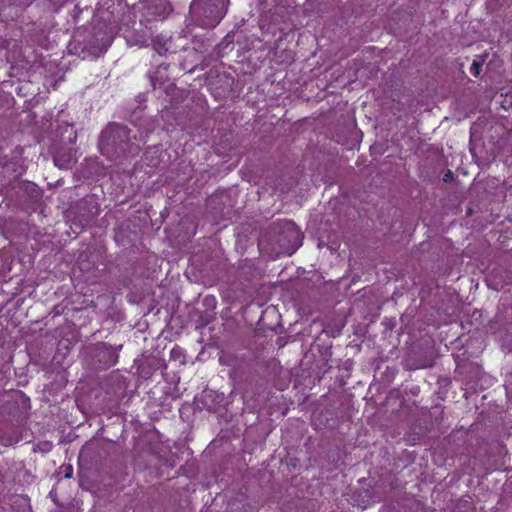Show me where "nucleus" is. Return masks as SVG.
<instances>
[{
  "label": "nucleus",
  "instance_id": "f257e3e1",
  "mask_svg": "<svg viewBox=\"0 0 512 512\" xmlns=\"http://www.w3.org/2000/svg\"><path fill=\"white\" fill-rule=\"evenodd\" d=\"M227 5L228 0H193L190 12L197 19L199 25L212 28L226 14Z\"/></svg>",
  "mask_w": 512,
  "mask_h": 512
},
{
  "label": "nucleus",
  "instance_id": "f03ea898",
  "mask_svg": "<svg viewBox=\"0 0 512 512\" xmlns=\"http://www.w3.org/2000/svg\"><path fill=\"white\" fill-rule=\"evenodd\" d=\"M128 140L129 133L125 126L111 124L101 133L99 149L102 154L113 157L125 151Z\"/></svg>",
  "mask_w": 512,
  "mask_h": 512
},
{
  "label": "nucleus",
  "instance_id": "7ed1b4c3",
  "mask_svg": "<svg viewBox=\"0 0 512 512\" xmlns=\"http://www.w3.org/2000/svg\"><path fill=\"white\" fill-rule=\"evenodd\" d=\"M277 243L279 249L275 251L279 254H293L302 243L301 231L292 221H283L279 224Z\"/></svg>",
  "mask_w": 512,
  "mask_h": 512
},
{
  "label": "nucleus",
  "instance_id": "20e7f679",
  "mask_svg": "<svg viewBox=\"0 0 512 512\" xmlns=\"http://www.w3.org/2000/svg\"><path fill=\"white\" fill-rule=\"evenodd\" d=\"M143 16L147 22L162 20L170 12L167 0H141Z\"/></svg>",
  "mask_w": 512,
  "mask_h": 512
},
{
  "label": "nucleus",
  "instance_id": "39448f33",
  "mask_svg": "<svg viewBox=\"0 0 512 512\" xmlns=\"http://www.w3.org/2000/svg\"><path fill=\"white\" fill-rule=\"evenodd\" d=\"M483 62H484V60H483V59H482V60H480V61H478V60H474V61H473L472 65H471V67H470V72H471L474 76L478 77V76L480 75V71H481V67H482V65H483Z\"/></svg>",
  "mask_w": 512,
  "mask_h": 512
},
{
  "label": "nucleus",
  "instance_id": "423d86ee",
  "mask_svg": "<svg viewBox=\"0 0 512 512\" xmlns=\"http://www.w3.org/2000/svg\"><path fill=\"white\" fill-rule=\"evenodd\" d=\"M54 161H55V164H56V165H59V166H61V167H63V168H68V167H69V165H70V164H71V162H72V160H71V159H68V160H67V161H65L64 163L60 164L61 159L59 158V156H56V157L54 158Z\"/></svg>",
  "mask_w": 512,
  "mask_h": 512
},
{
  "label": "nucleus",
  "instance_id": "0eeeda50",
  "mask_svg": "<svg viewBox=\"0 0 512 512\" xmlns=\"http://www.w3.org/2000/svg\"><path fill=\"white\" fill-rule=\"evenodd\" d=\"M72 474H73V469H72V467H71V466H66V467H64V476H65L66 478H70V477H72Z\"/></svg>",
  "mask_w": 512,
  "mask_h": 512
},
{
  "label": "nucleus",
  "instance_id": "6e6552de",
  "mask_svg": "<svg viewBox=\"0 0 512 512\" xmlns=\"http://www.w3.org/2000/svg\"><path fill=\"white\" fill-rule=\"evenodd\" d=\"M264 246H265V242H264V240H260V242H259V247H260L261 249H263V248H264Z\"/></svg>",
  "mask_w": 512,
  "mask_h": 512
}]
</instances>
